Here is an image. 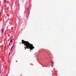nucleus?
<instances>
[{"instance_id": "5", "label": "nucleus", "mask_w": 76, "mask_h": 76, "mask_svg": "<svg viewBox=\"0 0 76 76\" xmlns=\"http://www.w3.org/2000/svg\"><path fill=\"white\" fill-rule=\"evenodd\" d=\"M10 42H12V39H11V40L10 41Z\"/></svg>"}, {"instance_id": "4", "label": "nucleus", "mask_w": 76, "mask_h": 76, "mask_svg": "<svg viewBox=\"0 0 76 76\" xmlns=\"http://www.w3.org/2000/svg\"><path fill=\"white\" fill-rule=\"evenodd\" d=\"M13 48V46L12 47V48H11V50H12V49Z\"/></svg>"}, {"instance_id": "10", "label": "nucleus", "mask_w": 76, "mask_h": 76, "mask_svg": "<svg viewBox=\"0 0 76 76\" xmlns=\"http://www.w3.org/2000/svg\"><path fill=\"white\" fill-rule=\"evenodd\" d=\"M5 0L6 1V0Z\"/></svg>"}, {"instance_id": "8", "label": "nucleus", "mask_w": 76, "mask_h": 76, "mask_svg": "<svg viewBox=\"0 0 76 76\" xmlns=\"http://www.w3.org/2000/svg\"><path fill=\"white\" fill-rule=\"evenodd\" d=\"M20 44H21V43H20Z\"/></svg>"}, {"instance_id": "3", "label": "nucleus", "mask_w": 76, "mask_h": 76, "mask_svg": "<svg viewBox=\"0 0 76 76\" xmlns=\"http://www.w3.org/2000/svg\"><path fill=\"white\" fill-rule=\"evenodd\" d=\"M51 63H52V65H53V64H54V62H51Z\"/></svg>"}, {"instance_id": "1", "label": "nucleus", "mask_w": 76, "mask_h": 76, "mask_svg": "<svg viewBox=\"0 0 76 76\" xmlns=\"http://www.w3.org/2000/svg\"><path fill=\"white\" fill-rule=\"evenodd\" d=\"M22 44H24V47L25 48V50H26V48L28 49H30L31 50H33V48H35L33 46V44H31L29 43V42L28 41H24L23 40H22Z\"/></svg>"}, {"instance_id": "7", "label": "nucleus", "mask_w": 76, "mask_h": 76, "mask_svg": "<svg viewBox=\"0 0 76 76\" xmlns=\"http://www.w3.org/2000/svg\"><path fill=\"white\" fill-rule=\"evenodd\" d=\"M4 1H5V3H6V1L4 0Z\"/></svg>"}, {"instance_id": "11", "label": "nucleus", "mask_w": 76, "mask_h": 76, "mask_svg": "<svg viewBox=\"0 0 76 76\" xmlns=\"http://www.w3.org/2000/svg\"><path fill=\"white\" fill-rule=\"evenodd\" d=\"M30 51H31V50H30Z\"/></svg>"}, {"instance_id": "2", "label": "nucleus", "mask_w": 76, "mask_h": 76, "mask_svg": "<svg viewBox=\"0 0 76 76\" xmlns=\"http://www.w3.org/2000/svg\"><path fill=\"white\" fill-rule=\"evenodd\" d=\"M3 32H4L3 29H2L1 33H3Z\"/></svg>"}, {"instance_id": "9", "label": "nucleus", "mask_w": 76, "mask_h": 76, "mask_svg": "<svg viewBox=\"0 0 76 76\" xmlns=\"http://www.w3.org/2000/svg\"><path fill=\"white\" fill-rule=\"evenodd\" d=\"M18 62V61H16V62Z\"/></svg>"}, {"instance_id": "6", "label": "nucleus", "mask_w": 76, "mask_h": 76, "mask_svg": "<svg viewBox=\"0 0 76 76\" xmlns=\"http://www.w3.org/2000/svg\"><path fill=\"white\" fill-rule=\"evenodd\" d=\"M10 53H9V55H10Z\"/></svg>"}]
</instances>
